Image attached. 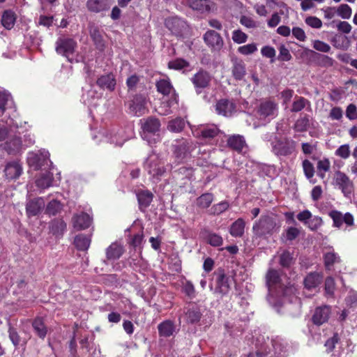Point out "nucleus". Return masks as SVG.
<instances>
[{"label":"nucleus","instance_id":"1","mask_svg":"<svg viewBox=\"0 0 357 357\" xmlns=\"http://www.w3.org/2000/svg\"><path fill=\"white\" fill-rule=\"evenodd\" d=\"M266 285L268 289V301L274 306H280L285 303L297 302L298 298L295 295L296 289L294 286H286L281 283L279 273L270 269L266 276Z\"/></svg>","mask_w":357,"mask_h":357},{"label":"nucleus","instance_id":"2","mask_svg":"<svg viewBox=\"0 0 357 357\" xmlns=\"http://www.w3.org/2000/svg\"><path fill=\"white\" fill-rule=\"evenodd\" d=\"M271 152L277 157H287L293 154L296 148V142L289 137H275L271 142Z\"/></svg>","mask_w":357,"mask_h":357},{"label":"nucleus","instance_id":"3","mask_svg":"<svg viewBox=\"0 0 357 357\" xmlns=\"http://www.w3.org/2000/svg\"><path fill=\"white\" fill-rule=\"evenodd\" d=\"M144 167L153 178L159 179L166 172L165 162L158 155L151 153L144 164Z\"/></svg>","mask_w":357,"mask_h":357},{"label":"nucleus","instance_id":"4","mask_svg":"<svg viewBox=\"0 0 357 357\" xmlns=\"http://www.w3.org/2000/svg\"><path fill=\"white\" fill-rule=\"evenodd\" d=\"M160 123L155 118H149L144 121L142 125L143 139H146L149 144L155 143L160 139Z\"/></svg>","mask_w":357,"mask_h":357},{"label":"nucleus","instance_id":"5","mask_svg":"<svg viewBox=\"0 0 357 357\" xmlns=\"http://www.w3.org/2000/svg\"><path fill=\"white\" fill-rule=\"evenodd\" d=\"M172 147L173 154L178 162H183L194 149L192 140L183 138L175 140Z\"/></svg>","mask_w":357,"mask_h":357},{"label":"nucleus","instance_id":"6","mask_svg":"<svg viewBox=\"0 0 357 357\" xmlns=\"http://www.w3.org/2000/svg\"><path fill=\"white\" fill-rule=\"evenodd\" d=\"M76 48L77 43L72 38L62 37L56 42V52L65 56L70 63L74 61Z\"/></svg>","mask_w":357,"mask_h":357},{"label":"nucleus","instance_id":"7","mask_svg":"<svg viewBox=\"0 0 357 357\" xmlns=\"http://www.w3.org/2000/svg\"><path fill=\"white\" fill-rule=\"evenodd\" d=\"M278 105L270 100L261 102L257 110V116L259 120L269 122L278 115Z\"/></svg>","mask_w":357,"mask_h":357},{"label":"nucleus","instance_id":"8","mask_svg":"<svg viewBox=\"0 0 357 357\" xmlns=\"http://www.w3.org/2000/svg\"><path fill=\"white\" fill-rule=\"evenodd\" d=\"M275 229V222L268 216L261 217L253 225L252 229L257 236H263L271 234Z\"/></svg>","mask_w":357,"mask_h":357},{"label":"nucleus","instance_id":"9","mask_svg":"<svg viewBox=\"0 0 357 357\" xmlns=\"http://www.w3.org/2000/svg\"><path fill=\"white\" fill-rule=\"evenodd\" d=\"M334 183L346 197H349L354 190V185L349 178L342 172H337L334 175Z\"/></svg>","mask_w":357,"mask_h":357},{"label":"nucleus","instance_id":"10","mask_svg":"<svg viewBox=\"0 0 357 357\" xmlns=\"http://www.w3.org/2000/svg\"><path fill=\"white\" fill-rule=\"evenodd\" d=\"M205 43L213 50L219 51L224 45L221 36L213 30H208L203 36Z\"/></svg>","mask_w":357,"mask_h":357},{"label":"nucleus","instance_id":"11","mask_svg":"<svg viewBox=\"0 0 357 357\" xmlns=\"http://www.w3.org/2000/svg\"><path fill=\"white\" fill-rule=\"evenodd\" d=\"M211 81V76L208 73L204 70L199 71L191 78V82L198 94L202 93V89L209 86Z\"/></svg>","mask_w":357,"mask_h":357},{"label":"nucleus","instance_id":"12","mask_svg":"<svg viewBox=\"0 0 357 357\" xmlns=\"http://www.w3.org/2000/svg\"><path fill=\"white\" fill-rule=\"evenodd\" d=\"M50 154L47 151H41L39 154L29 153L27 162L30 167L34 169H39L43 166L47 165Z\"/></svg>","mask_w":357,"mask_h":357},{"label":"nucleus","instance_id":"13","mask_svg":"<svg viewBox=\"0 0 357 357\" xmlns=\"http://www.w3.org/2000/svg\"><path fill=\"white\" fill-rule=\"evenodd\" d=\"M328 215L333 220V226L335 227L340 228L343 222L349 227L354 225V219L350 213L343 215L341 212L334 210L329 212Z\"/></svg>","mask_w":357,"mask_h":357},{"label":"nucleus","instance_id":"14","mask_svg":"<svg viewBox=\"0 0 357 357\" xmlns=\"http://www.w3.org/2000/svg\"><path fill=\"white\" fill-rule=\"evenodd\" d=\"M45 205L42 197L28 199L26 203V213L28 217L38 215L43 210Z\"/></svg>","mask_w":357,"mask_h":357},{"label":"nucleus","instance_id":"15","mask_svg":"<svg viewBox=\"0 0 357 357\" xmlns=\"http://www.w3.org/2000/svg\"><path fill=\"white\" fill-rule=\"evenodd\" d=\"M146 105V98L142 95H137L132 100V103L130 105V111L135 116H142L147 111Z\"/></svg>","mask_w":357,"mask_h":357},{"label":"nucleus","instance_id":"16","mask_svg":"<svg viewBox=\"0 0 357 357\" xmlns=\"http://www.w3.org/2000/svg\"><path fill=\"white\" fill-rule=\"evenodd\" d=\"M215 111L219 115L230 116L236 111V105L227 99H221L215 105Z\"/></svg>","mask_w":357,"mask_h":357},{"label":"nucleus","instance_id":"17","mask_svg":"<svg viewBox=\"0 0 357 357\" xmlns=\"http://www.w3.org/2000/svg\"><path fill=\"white\" fill-rule=\"evenodd\" d=\"M22 165L18 161H12L6 164L4 169V174L7 179L15 180L18 178L22 174Z\"/></svg>","mask_w":357,"mask_h":357},{"label":"nucleus","instance_id":"18","mask_svg":"<svg viewBox=\"0 0 357 357\" xmlns=\"http://www.w3.org/2000/svg\"><path fill=\"white\" fill-rule=\"evenodd\" d=\"M220 132V130L215 125L202 126L192 131L195 137H202L205 139L213 138L217 136Z\"/></svg>","mask_w":357,"mask_h":357},{"label":"nucleus","instance_id":"19","mask_svg":"<svg viewBox=\"0 0 357 357\" xmlns=\"http://www.w3.org/2000/svg\"><path fill=\"white\" fill-rule=\"evenodd\" d=\"M331 310L328 306L317 307L312 316V321L314 324L320 326L328 320Z\"/></svg>","mask_w":357,"mask_h":357},{"label":"nucleus","instance_id":"20","mask_svg":"<svg viewBox=\"0 0 357 357\" xmlns=\"http://www.w3.org/2000/svg\"><path fill=\"white\" fill-rule=\"evenodd\" d=\"M189 6L192 9L204 13L210 12L215 3L210 0H190Z\"/></svg>","mask_w":357,"mask_h":357},{"label":"nucleus","instance_id":"21","mask_svg":"<svg viewBox=\"0 0 357 357\" xmlns=\"http://www.w3.org/2000/svg\"><path fill=\"white\" fill-rule=\"evenodd\" d=\"M73 225L77 230H82L88 228L91 225L90 216L85 213L76 214L72 219Z\"/></svg>","mask_w":357,"mask_h":357},{"label":"nucleus","instance_id":"22","mask_svg":"<svg viewBox=\"0 0 357 357\" xmlns=\"http://www.w3.org/2000/svg\"><path fill=\"white\" fill-rule=\"evenodd\" d=\"M97 85L102 89L112 91L115 89L116 79L113 74L109 73L100 76L96 81Z\"/></svg>","mask_w":357,"mask_h":357},{"label":"nucleus","instance_id":"23","mask_svg":"<svg viewBox=\"0 0 357 357\" xmlns=\"http://www.w3.org/2000/svg\"><path fill=\"white\" fill-rule=\"evenodd\" d=\"M22 148V142L19 137L10 135L3 146V149L9 154H15L18 153Z\"/></svg>","mask_w":357,"mask_h":357},{"label":"nucleus","instance_id":"24","mask_svg":"<svg viewBox=\"0 0 357 357\" xmlns=\"http://www.w3.org/2000/svg\"><path fill=\"white\" fill-rule=\"evenodd\" d=\"M111 5V0H88L86 6L93 13H100L107 10Z\"/></svg>","mask_w":357,"mask_h":357},{"label":"nucleus","instance_id":"25","mask_svg":"<svg viewBox=\"0 0 357 357\" xmlns=\"http://www.w3.org/2000/svg\"><path fill=\"white\" fill-rule=\"evenodd\" d=\"M136 195L141 211L146 208L150 205L153 197L152 192L147 190H139L137 191Z\"/></svg>","mask_w":357,"mask_h":357},{"label":"nucleus","instance_id":"26","mask_svg":"<svg viewBox=\"0 0 357 357\" xmlns=\"http://www.w3.org/2000/svg\"><path fill=\"white\" fill-rule=\"evenodd\" d=\"M53 176L50 172L42 173L40 176L36 180V185L37 188L42 190L50 188L52 185Z\"/></svg>","mask_w":357,"mask_h":357},{"label":"nucleus","instance_id":"27","mask_svg":"<svg viewBox=\"0 0 357 357\" xmlns=\"http://www.w3.org/2000/svg\"><path fill=\"white\" fill-rule=\"evenodd\" d=\"M231 280L224 273H220L217 278L216 291L222 294L228 293Z\"/></svg>","mask_w":357,"mask_h":357},{"label":"nucleus","instance_id":"28","mask_svg":"<svg viewBox=\"0 0 357 357\" xmlns=\"http://www.w3.org/2000/svg\"><path fill=\"white\" fill-rule=\"evenodd\" d=\"M228 146L236 151H241L246 146L244 137L240 135H234L227 139Z\"/></svg>","mask_w":357,"mask_h":357},{"label":"nucleus","instance_id":"29","mask_svg":"<svg viewBox=\"0 0 357 357\" xmlns=\"http://www.w3.org/2000/svg\"><path fill=\"white\" fill-rule=\"evenodd\" d=\"M124 252L122 245L118 243H112L106 250L107 259L108 260H115L121 257Z\"/></svg>","mask_w":357,"mask_h":357},{"label":"nucleus","instance_id":"30","mask_svg":"<svg viewBox=\"0 0 357 357\" xmlns=\"http://www.w3.org/2000/svg\"><path fill=\"white\" fill-rule=\"evenodd\" d=\"M159 335L162 337H170L175 332V325L173 321L166 320L160 323L158 326Z\"/></svg>","mask_w":357,"mask_h":357},{"label":"nucleus","instance_id":"31","mask_svg":"<svg viewBox=\"0 0 357 357\" xmlns=\"http://www.w3.org/2000/svg\"><path fill=\"white\" fill-rule=\"evenodd\" d=\"M245 64L241 60H234L232 66V75L236 80H241L245 75Z\"/></svg>","mask_w":357,"mask_h":357},{"label":"nucleus","instance_id":"32","mask_svg":"<svg viewBox=\"0 0 357 357\" xmlns=\"http://www.w3.org/2000/svg\"><path fill=\"white\" fill-rule=\"evenodd\" d=\"M16 15L11 10H5L1 17L2 25L8 30L11 29L15 23Z\"/></svg>","mask_w":357,"mask_h":357},{"label":"nucleus","instance_id":"33","mask_svg":"<svg viewBox=\"0 0 357 357\" xmlns=\"http://www.w3.org/2000/svg\"><path fill=\"white\" fill-rule=\"evenodd\" d=\"M322 277L317 273H309L304 280L305 287L307 289H311L317 287L321 282Z\"/></svg>","mask_w":357,"mask_h":357},{"label":"nucleus","instance_id":"34","mask_svg":"<svg viewBox=\"0 0 357 357\" xmlns=\"http://www.w3.org/2000/svg\"><path fill=\"white\" fill-rule=\"evenodd\" d=\"M32 326L35 333L40 338L44 339L45 337L47 329L43 319L41 317L36 318L33 321Z\"/></svg>","mask_w":357,"mask_h":357},{"label":"nucleus","instance_id":"35","mask_svg":"<svg viewBox=\"0 0 357 357\" xmlns=\"http://www.w3.org/2000/svg\"><path fill=\"white\" fill-rule=\"evenodd\" d=\"M245 222L242 218H238L231 225L229 233L234 237H241L244 233Z\"/></svg>","mask_w":357,"mask_h":357},{"label":"nucleus","instance_id":"36","mask_svg":"<svg viewBox=\"0 0 357 357\" xmlns=\"http://www.w3.org/2000/svg\"><path fill=\"white\" fill-rule=\"evenodd\" d=\"M310 125V116L307 114L301 115L296 121L294 128L296 132H305L308 129Z\"/></svg>","mask_w":357,"mask_h":357},{"label":"nucleus","instance_id":"37","mask_svg":"<svg viewBox=\"0 0 357 357\" xmlns=\"http://www.w3.org/2000/svg\"><path fill=\"white\" fill-rule=\"evenodd\" d=\"M185 317L188 322L195 324L200 320L202 314L199 309L193 305L188 309L185 313Z\"/></svg>","mask_w":357,"mask_h":357},{"label":"nucleus","instance_id":"38","mask_svg":"<svg viewBox=\"0 0 357 357\" xmlns=\"http://www.w3.org/2000/svg\"><path fill=\"white\" fill-rule=\"evenodd\" d=\"M310 107L309 100L301 96H296L292 103L291 111L293 112H298L306 107Z\"/></svg>","mask_w":357,"mask_h":357},{"label":"nucleus","instance_id":"39","mask_svg":"<svg viewBox=\"0 0 357 357\" xmlns=\"http://www.w3.org/2000/svg\"><path fill=\"white\" fill-rule=\"evenodd\" d=\"M74 243L78 250H86L89 248L91 240L85 235L79 234L75 238Z\"/></svg>","mask_w":357,"mask_h":357},{"label":"nucleus","instance_id":"40","mask_svg":"<svg viewBox=\"0 0 357 357\" xmlns=\"http://www.w3.org/2000/svg\"><path fill=\"white\" fill-rule=\"evenodd\" d=\"M89 33L96 45L99 47H102L103 43L100 29L94 24H91L89 26Z\"/></svg>","mask_w":357,"mask_h":357},{"label":"nucleus","instance_id":"41","mask_svg":"<svg viewBox=\"0 0 357 357\" xmlns=\"http://www.w3.org/2000/svg\"><path fill=\"white\" fill-rule=\"evenodd\" d=\"M185 124V121L183 119L176 118L169 122L167 128L171 132H178L183 129Z\"/></svg>","mask_w":357,"mask_h":357},{"label":"nucleus","instance_id":"42","mask_svg":"<svg viewBox=\"0 0 357 357\" xmlns=\"http://www.w3.org/2000/svg\"><path fill=\"white\" fill-rule=\"evenodd\" d=\"M66 229V224L63 220H54L51 222L50 229L54 234L61 235Z\"/></svg>","mask_w":357,"mask_h":357},{"label":"nucleus","instance_id":"43","mask_svg":"<svg viewBox=\"0 0 357 357\" xmlns=\"http://www.w3.org/2000/svg\"><path fill=\"white\" fill-rule=\"evenodd\" d=\"M213 195L211 193H204L197 199V204L198 206L206 208L213 201Z\"/></svg>","mask_w":357,"mask_h":357},{"label":"nucleus","instance_id":"44","mask_svg":"<svg viewBox=\"0 0 357 357\" xmlns=\"http://www.w3.org/2000/svg\"><path fill=\"white\" fill-rule=\"evenodd\" d=\"M158 91L166 96L169 95L173 90V86L170 82L167 79H161L156 84Z\"/></svg>","mask_w":357,"mask_h":357},{"label":"nucleus","instance_id":"45","mask_svg":"<svg viewBox=\"0 0 357 357\" xmlns=\"http://www.w3.org/2000/svg\"><path fill=\"white\" fill-rule=\"evenodd\" d=\"M123 132L121 130H118L117 132H112L110 134V137L109 139V142L111 144H114L116 146H121L123 143L127 140L126 137H123Z\"/></svg>","mask_w":357,"mask_h":357},{"label":"nucleus","instance_id":"46","mask_svg":"<svg viewBox=\"0 0 357 357\" xmlns=\"http://www.w3.org/2000/svg\"><path fill=\"white\" fill-rule=\"evenodd\" d=\"M340 262V257L333 252H328L324 255V263L327 269L330 270L335 264Z\"/></svg>","mask_w":357,"mask_h":357},{"label":"nucleus","instance_id":"47","mask_svg":"<svg viewBox=\"0 0 357 357\" xmlns=\"http://www.w3.org/2000/svg\"><path fill=\"white\" fill-rule=\"evenodd\" d=\"M61 209V204L59 201L52 200L47 205L45 212L50 215H55Z\"/></svg>","mask_w":357,"mask_h":357},{"label":"nucleus","instance_id":"48","mask_svg":"<svg viewBox=\"0 0 357 357\" xmlns=\"http://www.w3.org/2000/svg\"><path fill=\"white\" fill-rule=\"evenodd\" d=\"M206 241L213 247L220 246L223 243L222 238L215 233H208L206 237Z\"/></svg>","mask_w":357,"mask_h":357},{"label":"nucleus","instance_id":"49","mask_svg":"<svg viewBox=\"0 0 357 357\" xmlns=\"http://www.w3.org/2000/svg\"><path fill=\"white\" fill-rule=\"evenodd\" d=\"M337 15L342 19L348 20L352 14L351 8L347 4H341L337 9Z\"/></svg>","mask_w":357,"mask_h":357},{"label":"nucleus","instance_id":"50","mask_svg":"<svg viewBox=\"0 0 357 357\" xmlns=\"http://www.w3.org/2000/svg\"><path fill=\"white\" fill-rule=\"evenodd\" d=\"M302 166L306 178L307 179L312 178L314 175V167L312 163L308 160H304Z\"/></svg>","mask_w":357,"mask_h":357},{"label":"nucleus","instance_id":"51","mask_svg":"<svg viewBox=\"0 0 357 357\" xmlns=\"http://www.w3.org/2000/svg\"><path fill=\"white\" fill-rule=\"evenodd\" d=\"M272 346L273 347L275 354H281L282 351H284L286 344L284 342V340L280 337H275L271 340Z\"/></svg>","mask_w":357,"mask_h":357},{"label":"nucleus","instance_id":"52","mask_svg":"<svg viewBox=\"0 0 357 357\" xmlns=\"http://www.w3.org/2000/svg\"><path fill=\"white\" fill-rule=\"evenodd\" d=\"M318 175L324 178L325 173L330 169V162L328 159L321 160L317 162Z\"/></svg>","mask_w":357,"mask_h":357},{"label":"nucleus","instance_id":"53","mask_svg":"<svg viewBox=\"0 0 357 357\" xmlns=\"http://www.w3.org/2000/svg\"><path fill=\"white\" fill-rule=\"evenodd\" d=\"M229 207V204L227 201H222L212 206L211 211V213L214 215H219L227 211Z\"/></svg>","mask_w":357,"mask_h":357},{"label":"nucleus","instance_id":"54","mask_svg":"<svg viewBox=\"0 0 357 357\" xmlns=\"http://www.w3.org/2000/svg\"><path fill=\"white\" fill-rule=\"evenodd\" d=\"M313 48L317 51L324 53L329 52L331 50V47L328 44L319 40H315L313 41Z\"/></svg>","mask_w":357,"mask_h":357},{"label":"nucleus","instance_id":"55","mask_svg":"<svg viewBox=\"0 0 357 357\" xmlns=\"http://www.w3.org/2000/svg\"><path fill=\"white\" fill-rule=\"evenodd\" d=\"M305 23L310 27L314 29H320L322 26L321 20L314 16H310L305 18Z\"/></svg>","mask_w":357,"mask_h":357},{"label":"nucleus","instance_id":"56","mask_svg":"<svg viewBox=\"0 0 357 357\" xmlns=\"http://www.w3.org/2000/svg\"><path fill=\"white\" fill-rule=\"evenodd\" d=\"M168 66L169 68L172 69L181 70L185 67H188V63L183 59H176L174 61L169 62Z\"/></svg>","mask_w":357,"mask_h":357},{"label":"nucleus","instance_id":"57","mask_svg":"<svg viewBox=\"0 0 357 357\" xmlns=\"http://www.w3.org/2000/svg\"><path fill=\"white\" fill-rule=\"evenodd\" d=\"M257 48L256 45L254 43H251L239 47L238 51L239 53L242 54L248 55L254 53L255 52L257 51Z\"/></svg>","mask_w":357,"mask_h":357},{"label":"nucleus","instance_id":"58","mask_svg":"<svg viewBox=\"0 0 357 357\" xmlns=\"http://www.w3.org/2000/svg\"><path fill=\"white\" fill-rule=\"evenodd\" d=\"M248 38L247 35L240 30H236L233 31L232 39L233 40L238 44L243 43Z\"/></svg>","mask_w":357,"mask_h":357},{"label":"nucleus","instance_id":"59","mask_svg":"<svg viewBox=\"0 0 357 357\" xmlns=\"http://www.w3.org/2000/svg\"><path fill=\"white\" fill-rule=\"evenodd\" d=\"M143 232H139L133 236L130 241V245L133 246L135 248H141L142 241H143Z\"/></svg>","mask_w":357,"mask_h":357},{"label":"nucleus","instance_id":"60","mask_svg":"<svg viewBox=\"0 0 357 357\" xmlns=\"http://www.w3.org/2000/svg\"><path fill=\"white\" fill-rule=\"evenodd\" d=\"M346 116L349 120L357 119V107L354 104H349L346 109Z\"/></svg>","mask_w":357,"mask_h":357},{"label":"nucleus","instance_id":"61","mask_svg":"<svg viewBox=\"0 0 357 357\" xmlns=\"http://www.w3.org/2000/svg\"><path fill=\"white\" fill-rule=\"evenodd\" d=\"M297 218L299 221L303 222L305 225H307L310 221L312 220V213L308 210H305L300 212L297 215Z\"/></svg>","mask_w":357,"mask_h":357},{"label":"nucleus","instance_id":"62","mask_svg":"<svg viewBox=\"0 0 357 357\" xmlns=\"http://www.w3.org/2000/svg\"><path fill=\"white\" fill-rule=\"evenodd\" d=\"M335 154L342 158H347L350 155L349 146L344 144L340 146L335 151Z\"/></svg>","mask_w":357,"mask_h":357},{"label":"nucleus","instance_id":"63","mask_svg":"<svg viewBox=\"0 0 357 357\" xmlns=\"http://www.w3.org/2000/svg\"><path fill=\"white\" fill-rule=\"evenodd\" d=\"M346 304L350 307L357 306V293L354 291H350L348 296L345 298Z\"/></svg>","mask_w":357,"mask_h":357},{"label":"nucleus","instance_id":"64","mask_svg":"<svg viewBox=\"0 0 357 357\" xmlns=\"http://www.w3.org/2000/svg\"><path fill=\"white\" fill-rule=\"evenodd\" d=\"M343 116V110L340 107H334L329 113V117L332 120H340Z\"/></svg>","mask_w":357,"mask_h":357}]
</instances>
